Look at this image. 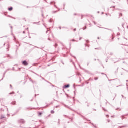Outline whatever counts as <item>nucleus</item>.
<instances>
[{
	"label": "nucleus",
	"mask_w": 128,
	"mask_h": 128,
	"mask_svg": "<svg viewBox=\"0 0 128 128\" xmlns=\"http://www.w3.org/2000/svg\"><path fill=\"white\" fill-rule=\"evenodd\" d=\"M18 122L19 124H26V121L22 119V120H18Z\"/></svg>",
	"instance_id": "obj_1"
},
{
	"label": "nucleus",
	"mask_w": 128,
	"mask_h": 128,
	"mask_svg": "<svg viewBox=\"0 0 128 128\" xmlns=\"http://www.w3.org/2000/svg\"><path fill=\"white\" fill-rule=\"evenodd\" d=\"M22 64L25 66H28V63L26 60H24L22 62Z\"/></svg>",
	"instance_id": "obj_2"
},
{
	"label": "nucleus",
	"mask_w": 128,
	"mask_h": 128,
	"mask_svg": "<svg viewBox=\"0 0 128 128\" xmlns=\"http://www.w3.org/2000/svg\"><path fill=\"white\" fill-rule=\"evenodd\" d=\"M42 114H43L42 112H38V116H42Z\"/></svg>",
	"instance_id": "obj_3"
},
{
	"label": "nucleus",
	"mask_w": 128,
	"mask_h": 128,
	"mask_svg": "<svg viewBox=\"0 0 128 128\" xmlns=\"http://www.w3.org/2000/svg\"><path fill=\"white\" fill-rule=\"evenodd\" d=\"M128 114L122 116H121L122 120H124V118H126L124 117H125V116H128Z\"/></svg>",
	"instance_id": "obj_4"
},
{
	"label": "nucleus",
	"mask_w": 128,
	"mask_h": 128,
	"mask_svg": "<svg viewBox=\"0 0 128 128\" xmlns=\"http://www.w3.org/2000/svg\"><path fill=\"white\" fill-rule=\"evenodd\" d=\"M4 118H6V116L4 115H1V117L0 118V120H4Z\"/></svg>",
	"instance_id": "obj_5"
},
{
	"label": "nucleus",
	"mask_w": 128,
	"mask_h": 128,
	"mask_svg": "<svg viewBox=\"0 0 128 128\" xmlns=\"http://www.w3.org/2000/svg\"><path fill=\"white\" fill-rule=\"evenodd\" d=\"M8 94H9V96H12L14 94H16V92H12Z\"/></svg>",
	"instance_id": "obj_6"
},
{
	"label": "nucleus",
	"mask_w": 128,
	"mask_h": 128,
	"mask_svg": "<svg viewBox=\"0 0 128 128\" xmlns=\"http://www.w3.org/2000/svg\"><path fill=\"white\" fill-rule=\"evenodd\" d=\"M12 10H14V8L12 7H10L8 8V10L9 12H12Z\"/></svg>",
	"instance_id": "obj_7"
},
{
	"label": "nucleus",
	"mask_w": 128,
	"mask_h": 128,
	"mask_svg": "<svg viewBox=\"0 0 128 128\" xmlns=\"http://www.w3.org/2000/svg\"><path fill=\"white\" fill-rule=\"evenodd\" d=\"M12 104L13 106H16V101L13 102H12Z\"/></svg>",
	"instance_id": "obj_8"
},
{
	"label": "nucleus",
	"mask_w": 128,
	"mask_h": 128,
	"mask_svg": "<svg viewBox=\"0 0 128 128\" xmlns=\"http://www.w3.org/2000/svg\"><path fill=\"white\" fill-rule=\"evenodd\" d=\"M50 4H54V7H55V8H56V3H55V2H52L50 3Z\"/></svg>",
	"instance_id": "obj_9"
},
{
	"label": "nucleus",
	"mask_w": 128,
	"mask_h": 128,
	"mask_svg": "<svg viewBox=\"0 0 128 128\" xmlns=\"http://www.w3.org/2000/svg\"><path fill=\"white\" fill-rule=\"evenodd\" d=\"M64 86H65V88H70V85L69 84L66 85Z\"/></svg>",
	"instance_id": "obj_10"
},
{
	"label": "nucleus",
	"mask_w": 128,
	"mask_h": 128,
	"mask_svg": "<svg viewBox=\"0 0 128 128\" xmlns=\"http://www.w3.org/2000/svg\"><path fill=\"white\" fill-rule=\"evenodd\" d=\"M121 16H122V14L120 13V14H119V17H118V18H121Z\"/></svg>",
	"instance_id": "obj_11"
},
{
	"label": "nucleus",
	"mask_w": 128,
	"mask_h": 128,
	"mask_svg": "<svg viewBox=\"0 0 128 128\" xmlns=\"http://www.w3.org/2000/svg\"><path fill=\"white\" fill-rule=\"evenodd\" d=\"M46 34H49L52 35V33H50V31L48 30L46 32Z\"/></svg>",
	"instance_id": "obj_12"
},
{
	"label": "nucleus",
	"mask_w": 128,
	"mask_h": 128,
	"mask_svg": "<svg viewBox=\"0 0 128 128\" xmlns=\"http://www.w3.org/2000/svg\"><path fill=\"white\" fill-rule=\"evenodd\" d=\"M126 128V126H119L118 128Z\"/></svg>",
	"instance_id": "obj_13"
},
{
	"label": "nucleus",
	"mask_w": 128,
	"mask_h": 128,
	"mask_svg": "<svg viewBox=\"0 0 128 128\" xmlns=\"http://www.w3.org/2000/svg\"><path fill=\"white\" fill-rule=\"evenodd\" d=\"M50 112H51L52 114H54L55 112L54 110H52Z\"/></svg>",
	"instance_id": "obj_14"
},
{
	"label": "nucleus",
	"mask_w": 128,
	"mask_h": 128,
	"mask_svg": "<svg viewBox=\"0 0 128 128\" xmlns=\"http://www.w3.org/2000/svg\"><path fill=\"white\" fill-rule=\"evenodd\" d=\"M94 80H98V78H95Z\"/></svg>",
	"instance_id": "obj_15"
},
{
	"label": "nucleus",
	"mask_w": 128,
	"mask_h": 128,
	"mask_svg": "<svg viewBox=\"0 0 128 128\" xmlns=\"http://www.w3.org/2000/svg\"><path fill=\"white\" fill-rule=\"evenodd\" d=\"M10 88H11L12 90L14 89V88H12V84H10Z\"/></svg>",
	"instance_id": "obj_16"
},
{
	"label": "nucleus",
	"mask_w": 128,
	"mask_h": 128,
	"mask_svg": "<svg viewBox=\"0 0 128 128\" xmlns=\"http://www.w3.org/2000/svg\"><path fill=\"white\" fill-rule=\"evenodd\" d=\"M106 118H110V116H109V115H106Z\"/></svg>",
	"instance_id": "obj_17"
},
{
	"label": "nucleus",
	"mask_w": 128,
	"mask_h": 128,
	"mask_svg": "<svg viewBox=\"0 0 128 128\" xmlns=\"http://www.w3.org/2000/svg\"><path fill=\"white\" fill-rule=\"evenodd\" d=\"M58 44H55V48H57V47H58Z\"/></svg>",
	"instance_id": "obj_18"
},
{
	"label": "nucleus",
	"mask_w": 128,
	"mask_h": 128,
	"mask_svg": "<svg viewBox=\"0 0 128 128\" xmlns=\"http://www.w3.org/2000/svg\"><path fill=\"white\" fill-rule=\"evenodd\" d=\"M84 30H86V26H85V28H83Z\"/></svg>",
	"instance_id": "obj_19"
},
{
	"label": "nucleus",
	"mask_w": 128,
	"mask_h": 128,
	"mask_svg": "<svg viewBox=\"0 0 128 128\" xmlns=\"http://www.w3.org/2000/svg\"><path fill=\"white\" fill-rule=\"evenodd\" d=\"M108 122H110V120H108Z\"/></svg>",
	"instance_id": "obj_20"
},
{
	"label": "nucleus",
	"mask_w": 128,
	"mask_h": 128,
	"mask_svg": "<svg viewBox=\"0 0 128 128\" xmlns=\"http://www.w3.org/2000/svg\"><path fill=\"white\" fill-rule=\"evenodd\" d=\"M74 32H76V28L74 29Z\"/></svg>",
	"instance_id": "obj_21"
},
{
	"label": "nucleus",
	"mask_w": 128,
	"mask_h": 128,
	"mask_svg": "<svg viewBox=\"0 0 128 128\" xmlns=\"http://www.w3.org/2000/svg\"><path fill=\"white\" fill-rule=\"evenodd\" d=\"M114 126H112V128H114Z\"/></svg>",
	"instance_id": "obj_22"
},
{
	"label": "nucleus",
	"mask_w": 128,
	"mask_h": 128,
	"mask_svg": "<svg viewBox=\"0 0 128 128\" xmlns=\"http://www.w3.org/2000/svg\"><path fill=\"white\" fill-rule=\"evenodd\" d=\"M8 48H10V46L9 44H8Z\"/></svg>",
	"instance_id": "obj_23"
},
{
	"label": "nucleus",
	"mask_w": 128,
	"mask_h": 128,
	"mask_svg": "<svg viewBox=\"0 0 128 128\" xmlns=\"http://www.w3.org/2000/svg\"><path fill=\"white\" fill-rule=\"evenodd\" d=\"M122 110V109H120V108L116 109L117 110Z\"/></svg>",
	"instance_id": "obj_24"
},
{
	"label": "nucleus",
	"mask_w": 128,
	"mask_h": 128,
	"mask_svg": "<svg viewBox=\"0 0 128 128\" xmlns=\"http://www.w3.org/2000/svg\"><path fill=\"white\" fill-rule=\"evenodd\" d=\"M72 42H76V40H72Z\"/></svg>",
	"instance_id": "obj_25"
},
{
	"label": "nucleus",
	"mask_w": 128,
	"mask_h": 128,
	"mask_svg": "<svg viewBox=\"0 0 128 128\" xmlns=\"http://www.w3.org/2000/svg\"><path fill=\"white\" fill-rule=\"evenodd\" d=\"M23 34H26V32H25V31H24V32H23Z\"/></svg>",
	"instance_id": "obj_26"
},
{
	"label": "nucleus",
	"mask_w": 128,
	"mask_h": 128,
	"mask_svg": "<svg viewBox=\"0 0 128 128\" xmlns=\"http://www.w3.org/2000/svg\"><path fill=\"white\" fill-rule=\"evenodd\" d=\"M48 40H50V37H49L48 38Z\"/></svg>",
	"instance_id": "obj_27"
},
{
	"label": "nucleus",
	"mask_w": 128,
	"mask_h": 128,
	"mask_svg": "<svg viewBox=\"0 0 128 128\" xmlns=\"http://www.w3.org/2000/svg\"><path fill=\"white\" fill-rule=\"evenodd\" d=\"M82 38H80V40H82Z\"/></svg>",
	"instance_id": "obj_28"
},
{
	"label": "nucleus",
	"mask_w": 128,
	"mask_h": 128,
	"mask_svg": "<svg viewBox=\"0 0 128 128\" xmlns=\"http://www.w3.org/2000/svg\"><path fill=\"white\" fill-rule=\"evenodd\" d=\"M98 40H100V37H98Z\"/></svg>",
	"instance_id": "obj_29"
},
{
	"label": "nucleus",
	"mask_w": 128,
	"mask_h": 128,
	"mask_svg": "<svg viewBox=\"0 0 128 128\" xmlns=\"http://www.w3.org/2000/svg\"><path fill=\"white\" fill-rule=\"evenodd\" d=\"M112 118H114V116H112Z\"/></svg>",
	"instance_id": "obj_30"
},
{
	"label": "nucleus",
	"mask_w": 128,
	"mask_h": 128,
	"mask_svg": "<svg viewBox=\"0 0 128 128\" xmlns=\"http://www.w3.org/2000/svg\"><path fill=\"white\" fill-rule=\"evenodd\" d=\"M60 30H62V28L61 27H60Z\"/></svg>",
	"instance_id": "obj_31"
},
{
	"label": "nucleus",
	"mask_w": 128,
	"mask_h": 128,
	"mask_svg": "<svg viewBox=\"0 0 128 128\" xmlns=\"http://www.w3.org/2000/svg\"><path fill=\"white\" fill-rule=\"evenodd\" d=\"M96 50H100V48H96Z\"/></svg>",
	"instance_id": "obj_32"
},
{
	"label": "nucleus",
	"mask_w": 128,
	"mask_h": 128,
	"mask_svg": "<svg viewBox=\"0 0 128 128\" xmlns=\"http://www.w3.org/2000/svg\"><path fill=\"white\" fill-rule=\"evenodd\" d=\"M114 8H116V6H114V7H112Z\"/></svg>",
	"instance_id": "obj_33"
},
{
	"label": "nucleus",
	"mask_w": 128,
	"mask_h": 128,
	"mask_svg": "<svg viewBox=\"0 0 128 128\" xmlns=\"http://www.w3.org/2000/svg\"><path fill=\"white\" fill-rule=\"evenodd\" d=\"M4 46H6V43L4 44Z\"/></svg>",
	"instance_id": "obj_34"
},
{
	"label": "nucleus",
	"mask_w": 128,
	"mask_h": 128,
	"mask_svg": "<svg viewBox=\"0 0 128 128\" xmlns=\"http://www.w3.org/2000/svg\"><path fill=\"white\" fill-rule=\"evenodd\" d=\"M86 46H88V45L86 44Z\"/></svg>",
	"instance_id": "obj_35"
},
{
	"label": "nucleus",
	"mask_w": 128,
	"mask_h": 128,
	"mask_svg": "<svg viewBox=\"0 0 128 128\" xmlns=\"http://www.w3.org/2000/svg\"><path fill=\"white\" fill-rule=\"evenodd\" d=\"M88 48H90V46H88Z\"/></svg>",
	"instance_id": "obj_36"
},
{
	"label": "nucleus",
	"mask_w": 128,
	"mask_h": 128,
	"mask_svg": "<svg viewBox=\"0 0 128 128\" xmlns=\"http://www.w3.org/2000/svg\"><path fill=\"white\" fill-rule=\"evenodd\" d=\"M102 74H103V73H102Z\"/></svg>",
	"instance_id": "obj_37"
},
{
	"label": "nucleus",
	"mask_w": 128,
	"mask_h": 128,
	"mask_svg": "<svg viewBox=\"0 0 128 128\" xmlns=\"http://www.w3.org/2000/svg\"><path fill=\"white\" fill-rule=\"evenodd\" d=\"M88 106H90V105H88Z\"/></svg>",
	"instance_id": "obj_38"
},
{
	"label": "nucleus",
	"mask_w": 128,
	"mask_h": 128,
	"mask_svg": "<svg viewBox=\"0 0 128 128\" xmlns=\"http://www.w3.org/2000/svg\"><path fill=\"white\" fill-rule=\"evenodd\" d=\"M118 40H120V38H118Z\"/></svg>",
	"instance_id": "obj_39"
}]
</instances>
